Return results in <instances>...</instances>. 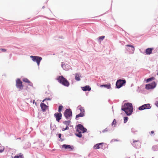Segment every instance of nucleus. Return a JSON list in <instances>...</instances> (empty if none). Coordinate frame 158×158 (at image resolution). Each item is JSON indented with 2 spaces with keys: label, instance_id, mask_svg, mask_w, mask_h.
<instances>
[{
  "label": "nucleus",
  "instance_id": "obj_1",
  "mask_svg": "<svg viewBox=\"0 0 158 158\" xmlns=\"http://www.w3.org/2000/svg\"><path fill=\"white\" fill-rule=\"evenodd\" d=\"M121 110L124 111L127 115H130L133 110L132 104L130 103H125L122 106Z\"/></svg>",
  "mask_w": 158,
  "mask_h": 158
},
{
  "label": "nucleus",
  "instance_id": "obj_2",
  "mask_svg": "<svg viewBox=\"0 0 158 158\" xmlns=\"http://www.w3.org/2000/svg\"><path fill=\"white\" fill-rule=\"evenodd\" d=\"M77 132L76 135L77 136L80 138L81 137L82 135L81 133H84L87 131V129L84 127L81 124H78L76 127Z\"/></svg>",
  "mask_w": 158,
  "mask_h": 158
},
{
  "label": "nucleus",
  "instance_id": "obj_3",
  "mask_svg": "<svg viewBox=\"0 0 158 158\" xmlns=\"http://www.w3.org/2000/svg\"><path fill=\"white\" fill-rule=\"evenodd\" d=\"M58 81L64 85L68 87L69 85V83L62 76H59L57 79Z\"/></svg>",
  "mask_w": 158,
  "mask_h": 158
},
{
  "label": "nucleus",
  "instance_id": "obj_4",
  "mask_svg": "<svg viewBox=\"0 0 158 158\" xmlns=\"http://www.w3.org/2000/svg\"><path fill=\"white\" fill-rule=\"evenodd\" d=\"M30 57L32 58V60L34 62H36L38 66L40 65V62L42 60V58L39 56H31Z\"/></svg>",
  "mask_w": 158,
  "mask_h": 158
},
{
  "label": "nucleus",
  "instance_id": "obj_5",
  "mask_svg": "<svg viewBox=\"0 0 158 158\" xmlns=\"http://www.w3.org/2000/svg\"><path fill=\"white\" fill-rule=\"evenodd\" d=\"M126 83L125 80L119 79L116 82V85L118 88H119L123 85Z\"/></svg>",
  "mask_w": 158,
  "mask_h": 158
},
{
  "label": "nucleus",
  "instance_id": "obj_6",
  "mask_svg": "<svg viewBox=\"0 0 158 158\" xmlns=\"http://www.w3.org/2000/svg\"><path fill=\"white\" fill-rule=\"evenodd\" d=\"M64 115L67 119H69L72 116V112L70 109H66L64 112Z\"/></svg>",
  "mask_w": 158,
  "mask_h": 158
},
{
  "label": "nucleus",
  "instance_id": "obj_7",
  "mask_svg": "<svg viewBox=\"0 0 158 158\" xmlns=\"http://www.w3.org/2000/svg\"><path fill=\"white\" fill-rule=\"evenodd\" d=\"M16 86L20 90L23 89V85L22 82L20 79H18L16 81Z\"/></svg>",
  "mask_w": 158,
  "mask_h": 158
},
{
  "label": "nucleus",
  "instance_id": "obj_8",
  "mask_svg": "<svg viewBox=\"0 0 158 158\" xmlns=\"http://www.w3.org/2000/svg\"><path fill=\"white\" fill-rule=\"evenodd\" d=\"M151 108L149 104H147L143 105L139 108V110H143L146 109H149Z\"/></svg>",
  "mask_w": 158,
  "mask_h": 158
},
{
  "label": "nucleus",
  "instance_id": "obj_9",
  "mask_svg": "<svg viewBox=\"0 0 158 158\" xmlns=\"http://www.w3.org/2000/svg\"><path fill=\"white\" fill-rule=\"evenodd\" d=\"M156 84L153 82L150 84L146 85L145 88L148 89H153L156 86Z\"/></svg>",
  "mask_w": 158,
  "mask_h": 158
},
{
  "label": "nucleus",
  "instance_id": "obj_10",
  "mask_svg": "<svg viewBox=\"0 0 158 158\" xmlns=\"http://www.w3.org/2000/svg\"><path fill=\"white\" fill-rule=\"evenodd\" d=\"M54 116L56 118V120L59 122L60 119H61L62 114L61 113H56Z\"/></svg>",
  "mask_w": 158,
  "mask_h": 158
},
{
  "label": "nucleus",
  "instance_id": "obj_11",
  "mask_svg": "<svg viewBox=\"0 0 158 158\" xmlns=\"http://www.w3.org/2000/svg\"><path fill=\"white\" fill-rule=\"evenodd\" d=\"M62 147L63 148L67 149H70L71 151L73 150L74 149V147L73 146L67 144H63L62 145Z\"/></svg>",
  "mask_w": 158,
  "mask_h": 158
},
{
  "label": "nucleus",
  "instance_id": "obj_12",
  "mask_svg": "<svg viewBox=\"0 0 158 158\" xmlns=\"http://www.w3.org/2000/svg\"><path fill=\"white\" fill-rule=\"evenodd\" d=\"M40 107L43 112H45L48 109V106L46 105L44 103H40Z\"/></svg>",
  "mask_w": 158,
  "mask_h": 158
},
{
  "label": "nucleus",
  "instance_id": "obj_13",
  "mask_svg": "<svg viewBox=\"0 0 158 158\" xmlns=\"http://www.w3.org/2000/svg\"><path fill=\"white\" fill-rule=\"evenodd\" d=\"M132 144L134 146L136 147L137 146L140 144V142L139 140H135L133 139Z\"/></svg>",
  "mask_w": 158,
  "mask_h": 158
},
{
  "label": "nucleus",
  "instance_id": "obj_14",
  "mask_svg": "<svg viewBox=\"0 0 158 158\" xmlns=\"http://www.w3.org/2000/svg\"><path fill=\"white\" fill-rule=\"evenodd\" d=\"M103 143H99L96 144L95 145L94 147V148L96 149H98L100 148H102V144Z\"/></svg>",
  "mask_w": 158,
  "mask_h": 158
},
{
  "label": "nucleus",
  "instance_id": "obj_15",
  "mask_svg": "<svg viewBox=\"0 0 158 158\" xmlns=\"http://www.w3.org/2000/svg\"><path fill=\"white\" fill-rule=\"evenodd\" d=\"M153 50V48H148L146 51L145 52L147 55H150L152 53V51Z\"/></svg>",
  "mask_w": 158,
  "mask_h": 158
},
{
  "label": "nucleus",
  "instance_id": "obj_16",
  "mask_svg": "<svg viewBox=\"0 0 158 158\" xmlns=\"http://www.w3.org/2000/svg\"><path fill=\"white\" fill-rule=\"evenodd\" d=\"M91 89V88L89 85H86L82 87V90L84 91H90Z\"/></svg>",
  "mask_w": 158,
  "mask_h": 158
},
{
  "label": "nucleus",
  "instance_id": "obj_17",
  "mask_svg": "<svg viewBox=\"0 0 158 158\" xmlns=\"http://www.w3.org/2000/svg\"><path fill=\"white\" fill-rule=\"evenodd\" d=\"M24 156L23 154L20 153L18 155H16L14 158H23Z\"/></svg>",
  "mask_w": 158,
  "mask_h": 158
},
{
  "label": "nucleus",
  "instance_id": "obj_18",
  "mask_svg": "<svg viewBox=\"0 0 158 158\" xmlns=\"http://www.w3.org/2000/svg\"><path fill=\"white\" fill-rule=\"evenodd\" d=\"M80 76L77 73L75 74V79L77 81H79L81 80Z\"/></svg>",
  "mask_w": 158,
  "mask_h": 158
},
{
  "label": "nucleus",
  "instance_id": "obj_19",
  "mask_svg": "<svg viewBox=\"0 0 158 158\" xmlns=\"http://www.w3.org/2000/svg\"><path fill=\"white\" fill-rule=\"evenodd\" d=\"M85 115V114L83 113H80L79 114L77 115L76 116V118L77 119L79 117H82Z\"/></svg>",
  "mask_w": 158,
  "mask_h": 158
},
{
  "label": "nucleus",
  "instance_id": "obj_20",
  "mask_svg": "<svg viewBox=\"0 0 158 158\" xmlns=\"http://www.w3.org/2000/svg\"><path fill=\"white\" fill-rule=\"evenodd\" d=\"M101 87H104L108 89H110L111 88L110 85L108 84V85H102L100 86Z\"/></svg>",
  "mask_w": 158,
  "mask_h": 158
},
{
  "label": "nucleus",
  "instance_id": "obj_21",
  "mask_svg": "<svg viewBox=\"0 0 158 158\" xmlns=\"http://www.w3.org/2000/svg\"><path fill=\"white\" fill-rule=\"evenodd\" d=\"M79 107V109L81 111V113H83L85 114V110L83 107H81V106H78Z\"/></svg>",
  "mask_w": 158,
  "mask_h": 158
},
{
  "label": "nucleus",
  "instance_id": "obj_22",
  "mask_svg": "<svg viewBox=\"0 0 158 158\" xmlns=\"http://www.w3.org/2000/svg\"><path fill=\"white\" fill-rule=\"evenodd\" d=\"M70 123V121H65L63 122V123L66 125V126L69 127V125Z\"/></svg>",
  "mask_w": 158,
  "mask_h": 158
},
{
  "label": "nucleus",
  "instance_id": "obj_23",
  "mask_svg": "<svg viewBox=\"0 0 158 158\" xmlns=\"http://www.w3.org/2000/svg\"><path fill=\"white\" fill-rule=\"evenodd\" d=\"M116 120L115 119H114L113 120V121L112 123V126L114 125V126L115 127L116 125Z\"/></svg>",
  "mask_w": 158,
  "mask_h": 158
},
{
  "label": "nucleus",
  "instance_id": "obj_24",
  "mask_svg": "<svg viewBox=\"0 0 158 158\" xmlns=\"http://www.w3.org/2000/svg\"><path fill=\"white\" fill-rule=\"evenodd\" d=\"M153 79H154V78L151 77V78H150L146 80V81L147 82H149V81H152Z\"/></svg>",
  "mask_w": 158,
  "mask_h": 158
},
{
  "label": "nucleus",
  "instance_id": "obj_25",
  "mask_svg": "<svg viewBox=\"0 0 158 158\" xmlns=\"http://www.w3.org/2000/svg\"><path fill=\"white\" fill-rule=\"evenodd\" d=\"M63 107L62 106H59L58 110L59 112H60L61 111V110Z\"/></svg>",
  "mask_w": 158,
  "mask_h": 158
},
{
  "label": "nucleus",
  "instance_id": "obj_26",
  "mask_svg": "<svg viewBox=\"0 0 158 158\" xmlns=\"http://www.w3.org/2000/svg\"><path fill=\"white\" fill-rule=\"evenodd\" d=\"M23 81L26 83H28V82L30 81L27 79V78H24L23 80Z\"/></svg>",
  "mask_w": 158,
  "mask_h": 158
},
{
  "label": "nucleus",
  "instance_id": "obj_27",
  "mask_svg": "<svg viewBox=\"0 0 158 158\" xmlns=\"http://www.w3.org/2000/svg\"><path fill=\"white\" fill-rule=\"evenodd\" d=\"M126 46H127V47H132V50L133 51H134L135 48L133 46L128 44V45H126Z\"/></svg>",
  "mask_w": 158,
  "mask_h": 158
},
{
  "label": "nucleus",
  "instance_id": "obj_28",
  "mask_svg": "<svg viewBox=\"0 0 158 158\" xmlns=\"http://www.w3.org/2000/svg\"><path fill=\"white\" fill-rule=\"evenodd\" d=\"M124 123H126L128 120V117H124Z\"/></svg>",
  "mask_w": 158,
  "mask_h": 158
},
{
  "label": "nucleus",
  "instance_id": "obj_29",
  "mask_svg": "<svg viewBox=\"0 0 158 158\" xmlns=\"http://www.w3.org/2000/svg\"><path fill=\"white\" fill-rule=\"evenodd\" d=\"M104 36H101L99 37L98 38V39L99 40H103L105 38Z\"/></svg>",
  "mask_w": 158,
  "mask_h": 158
},
{
  "label": "nucleus",
  "instance_id": "obj_30",
  "mask_svg": "<svg viewBox=\"0 0 158 158\" xmlns=\"http://www.w3.org/2000/svg\"><path fill=\"white\" fill-rule=\"evenodd\" d=\"M69 129V127L68 126H66V127L65 128H63L62 129V131H64L65 130H68Z\"/></svg>",
  "mask_w": 158,
  "mask_h": 158
},
{
  "label": "nucleus",
  "instance_id": "obj_31",
  "mask_svg": "<svg viewBox=\"0 0 158 158\" xmlns=\"http://www.w3.org/2000/svg\"><path fill=\"white\" fill-rule=\"evenodd\" d=\"M28 83V85H30V86H32V85H33V84L30 81H29Z\"/></svg>",
  "mask_w": 158,
  "mask_h": 158
},
{
  "label": "nucleus",
  "instance_id": "obj_32",
  "mask_svg": "<svg viewBox=\"0 0 158 158\" xmlns=\"http://www.w3.org/2000/svg\"><path fill=\"white\" fill-rule=\"evenodd\" d=\"M50 98H46L43 101V102H44L45 100H50Z\"/></svg>",
  "mask_w": 158,
  "mask_h": 158
},
{
  "label": "nucleus",
  "instance_id": "obj_33",
  "mask_svg": "<svg viewBox=\"0 0 158 158\" xmlns=\"http://www.w3.org/2000/svg\"><path fill=\"white\" fill-rule=\"evenodd\" d=\"M4 150V148L3 147L1 149H0V153L2 152Z\"/></svg>",
  "mask_w": 158,
  "mask_h": 158
},
{
  "label": "nucleus",
  "instance_id": "obj_34",
  "mask_svg": "<svg viewBox=\"0 0 158 158\" xmlns=\"http://www.w3.org/2000/svg\"><path fill=\"white\" fill-rule=\"evenodd\" d=\"M1 50H2L3 52H5L6 51V49L3 48L1 49Z\"/></svg>",
  "mask_w": 158,
  "mask_h": 158
},
{
  "label": "nucleus",
  "instance_id": "obj_35",
  "mask_svg": "<svg viewBox=\"0 0 158 158\" xmlns=\"http://www.w3.org/2000/svg\"><path fill=\"white\" fill-rule=\"evenodd\" d=\"M155 105L157 107H158V101L156 102Z\"/></svg>",
  "mask_w": 158,
  "mask_h": 158
},
{
  "label": "nucleus",
  "instance_id": "obj_36",
  "mask_svg": "<svg viewBox=\"0 0 158 158\" xmlns=\"http://www.w3.org/2000/svg\"><path fill=\"white\" fill-rule=\"evenodd\" d=\"M61 135L60 134H59L58 135V136L59 137V138H61Z\"/></svg>",
  "mask_w": 158,
  "mask_h": 158
},
{
  "label": "nucleus",
  "instance_id": "obj_37",
  "mask_svg": "<svg viewBox=\"0 0 158 158\" xmlns=\"http://www.w3.org/2000/svg\"><path fill=\"white\" fill-rule=\"evenodd\" d=\"M154 133V131H151V132H150V134H153Z\"/></svg>",
  "mask_w": 158,
  "mask_h": 158
},
{
  "label": "nucleus",
  "instance_id": "obj_38",
  "mask_svg": "<svg viewBox=\"0 0 158 158\" xmlns=\"http://www.w3.org/2000/svg\"><path fill=\"white\" fill-rule=\"evenodd\" d=\"M157 75H158V72L157 73Z\"/></svg>",
  "mask_w": 158,
  "mask_h": 158
}]
</instances>
